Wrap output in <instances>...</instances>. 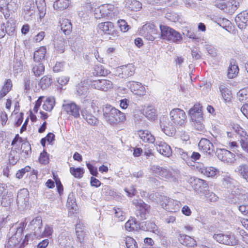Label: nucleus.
Wrapping results in <instances>:
<instances>
[{"instance_id":"obj_24","label":"nucleus","mask_w":248,"mask_h":248,"mask_svg":"<svg viewBox=\"0 0 248 248\" xmlns=\"http://www.w3.org/2000/svg\"><path fill=\"white\" fill-rule=\"evenodd\" d=\"M66 44V41L62 36H58L54 38V47L58 53H62L64 52Z\"/></svg>"},{"instance_id":"obj_44","label":"nucleus","mask_w":248,"mask_h":248,"mask_svg":"<svg viewBox=\"0 0 248 248\" xmlns=\"http://www.w3.org/2000/svg\"><path fill=\"white\" fill-rule=\"evenodd\" d=\"M239 101L242 102H248V88L240 90L237 93Z\"/></svg>"},{"instance_id":"obj_11","label":"nucleus","mask_w":248,"mask_h":248,"mask_svg":"<svg viewBox=\"0 0 248 248\" xmlns=\"http://www.w3.org/2000/svg\"><path fill=\"white\" fill-rule=\"evenodd\" d=\"M98 27L104 33L117 37L119 36V32L114 28L113 23L111 22H105L98 25Z\"/></svg>"},{"instance_id":"obj_22","label":"nucleus","mask_w":248,"mask_h":248,"mask_svg":"<svg viewBox=\"0 0 248 248\" xmlns=\"http://www.w3.org/2000/svg\"><path fill=\"white\" fill-rule=\"evenodd\" d=\"M42 226V220L40 217H37L33 218L29 225V228L34 231L35 236H39L41 232V228Z\"/></svg>"},{"instance_id":"obj_33","label":"nucleus","mask_w":248,"mask_h":248,"mask_svg":"<svg viewBox=\"0 0 248 248\" xmlns=\"http://www.w3.org/2000/svg\"><path fill=\"white\" fill-rule=\"evenodd\" d=\"M234 171L248 182V166L247 164H243L237 166Z\"/></svg>"},{"instance_id":"obj_5","label":"nucleus","mask_w":248,"mask_h":248,"mask_svg":"<svg viewBox=\"0 0 248 248\" xmlns=\"http://www.w3.org/2000/svg\"><path fill=\"white\" fill-rule=\"evenodd\" d=\"M173 123L167 117L162 116L160 118L159 125L161 131L170 137L173 136L176 133L177 126Z\"/></svg>"},{"instance_id":"obj_43","label":"nucleus","mask_w":248,"mask_h":248,"mask_svg":"<svg viewBox=\"0 0 248 248\" xmlns=\"http://www.w3.org/2000/svg\"><path fill=\"white\" fill-rule=\"evenodd\" d=\"M208 184L206 181L196 178L194 179L193 187L195 190H200L202 188H205L207 186Z\"/></svg>"},{"instance_id":"obj_19","label":"nucleus","mask_w":248,"mask_h":248,"mask_svg":"<svg viewBox=\"0 0 248 248\" xmlns=\"http://www.w3.org/2000/svg\"><path fill=\"white\" fill-rule=\"evenodd\" d=\"M235 21L239 29H245L248 24V13L247 11L241 12L235 17Z\"/></svg>"},{"instance_id":"obj_50","label":"nucleus","mask_w":248,"mask_h":248,"mask_svg":"<svg viewBox=\"0 0 248 248\" xmlns=\"http://www.w3.org/2000/svg\"><path fill=\"white\" fill-rule=\"evenodd\" d=\"M67 206L69 209L73 210H76L77 204L76 202V199L74 198V196L73 193H71L69 194L67 202Z\"/></svg>"},{"instance_id":"obj_29","label":"nucleus","mask_w":248,"mask_h":248,"mask_svg":"<svg viewBox=\"0 0 248 248\" xmlns=\"http://www.w3.org/2000/svg\"><path fill=\"white\" fill-rule=\"evenodd\" d=\"M31 72L36 77L43 75L45 71V66L41 62H34L31 65Z\"/></svg>"},{"instance_id":"obj_17","label":"nucleus","mask_w":248,"mask_h":248,"mask_svg":"<svg viewBox=\"0 0 248 248\" xmlns=\"http://www.w3.org/2000/svg\"><path fill=\"white\" fill-rule=\"evenodd\" d=\"M202 107L200 104H196L189 110V114L192 122L203 121Z\"/></svg>"},{"instance_id":"obj_18","label":"nucleus","mask_w":248,"mask_h":248,"mask_svg":"<svg viewBox=\"0 0 248 248\" xmlns=\"http://www.w3.org/2000/svg\"><path fill=\"white\" fill-rule=\"evenodd\" d=\"M198 146L201 151L208 155H211L214 152L213 143L206 139H202L198 144Z\"/></svg>"},{"instance_id":"obj_47","label":"nucleus","mask_w":248,"mask_h":248,"mask_svg":"<svg viewBox=\"0 0 248 248\" xmlns=\"http://www.w3.org/2000/svg\"><path fill=\"white\" fill-rule=\"evenodd\" d=\"M55 105V100L54 98L48 97L46 99L43 105V108L44 110L50 111L53 108Z\"/></svg>"},{"instance_id":"obj_25","label":"nucleus","mask_w":248,"mask_h":248,"mask_svg":"<svg viewBox=\"0 0 248 248\" xmlns=\"http://www.w3.org/2000/svg\"><path fill=\"white\" fill-rule=\"evenodd\" d=\"M178 239L181 244L186 247H192L196 245V240L188 235L180 234Z\"/></svg>"},{"instance_id":"obj_32","label":"nucleus","mask_w":248,"mask_h":248,"mask_svg":"<svg viewBox=\"0 0 248 248\" xmlns=\"http://www.w3.org/2000/svg\"><path fill=\"white\" fill-rule=\"evenodd\" d=\"M114 9L113 5L111 4L102 5L97 8V11L102 12V15L104 17L111 16H112V12Z\"/></svg>"},{"instance_id":"obj_9","label":"nucleus","mask_w":248,"mask_h":248,"mask_svg":"<svg viewBox=\"0 0 248 248\" xmlns=\"http://www.w3.org/2000/svg\"><path fill=\"white\" fill-rule=\"evenodd\" d=\"M217 156L219 159L228 164L234 162L235 155L230 151L225 149H220L217 151Z\"/></svg>"},{"instance_id":"obj_52","label":"nucleus","mask_w":248,"mask_h":248,"mask_svg":"<svg viewBox=\"0 0 248 248\" xmlns=\"http://www.w3.org/2000/svg\"><path fill=\"white\" fill-rule=\"evenodd\" d=\"M94 72L96 75L105 76L108 73V70H106L103 65L101 64L96 65L94 67Z\"/></svg>"},{"instance_id":"obj_26","label":"nucleus","mask_w":248,"mask_h":248,"mask_svg":"<svg viewBox=\"0 0 248 248\" xmlns=\"http://www.w3.org/2000/svg\"><path fill=\"white\" fill-rule=\"evenodd\" d=\"M198 168L201 173L208 177H214L219 173V170L213 167L202 166L199 168L198 167Z\"/></svg>"},{"instance_id":"obj_12","label":"nucleus","mask_w":248,"mask_h":248,"mask_svg":"<svg viewBox=\"0 0 248 248\" xmlns=\"http://www.w3.org/2000/svg\"><path fill=\"white\" fill-rule=\"evenodd\" d=\"M235 132L239 136L240 143L242 148L246 152H248V135L239 125H235L233 127Z\"/></svg>"},{"instance_id":"obj_60","label":"nucleus","mask_w":248,"mask_h":248,"mask_svg":"<svg viewBox=\"0 0 248 248\" xmlns=\"http://www.w3.org/2000/svg\"><path fill=\"white\" fill-rule=\"evenodd\" d=\"M88 91L87 86L84 85L83 83H80L77 86V92L79 95H85Z\"/></svg>"},{"instance_id":"obj_31","label":"nucleus","mask_w":248,"mask_h":248,"mask_svg":"<svg viewBox=\"0 0 248 248\" xmlns=\"http://www.w3.org/2000/svg\"><path fill=\"white\" fill-rule=\"evenodd\" d=\"M61 29L62 31L65 34H69L72 30V25L70 21L66 18H62L60 20Z\"/></svg>"},{"instance_id":"obj_51","label":"nucleus","mask_w":248,"mask_h":248,"mask_svg":"<svg viewBox=\"0 0 248 248\" xmlns=\"http://www.w3.org/2000/svg\"><path fill=\"white\" fill-rule=\"evenodd\" d=\"M144 225H142L143 230L147 231L155 232L157 230V226L155 223L151 221H147L144 222Z\"/></svg>"},{"instance_id":"obj_14","label":"nucleus","mask_w":248,"mask_h":248,"mask_svg":"<svg viewBox=\"0 0 248 248\" xmlns=\"http://www.w3.org/2000/svg\"><path fill=\"white\" fill-rule=\"evenodd\" d=\"M135 73V68L132 64L123 65L117 70L118 76L120 78H127Z\"/></svg>"},{"instance_id":"obj_30","label":"nucleus","mask_w":248,"mask_h":248,"mask_svg":"<svg viewBox=\"0 0 248 248\" xmlns=\"http://www.w3.org/2000/svg\"><path fill=\"white\" fill-rule=\"evenodd\" d=\"M239 72V68L236 64V61L232 59L230 61V63L228 69V77L229 78H235Z\"/></svg>"},{"instance_id":"obj_2","label":"nucleus","mask_w":248,"mask_h":248,"mask_svg":"<svg viewBox=\"0 0 248 248\" xmlns=\"http://www.w3.org/2000/svg\"><path fill=\"white\" fill-rule=\"evenodd\" d=\"M161 37L167 41L180 43L182 41L181 34L173 29L165 25H160Z\"/></svg>"},{"instance_id":"obj_7","label":"nucleus","mask_w":248,"mask_h":248,"mask_svg":"<svg viewBox=\"0 0 248 248\" xmlns=\"http://www.w3.org/2000/svg\"><path fill=\"white\" fill-rule=\"evenodd\" d=\"M170 121L177 126H184L186 122L185 111L180 108H174L170 113Z\"/></svg>"},{"instance_id":"obj_49","label":"nucleus","mask_w":248,"mask_h":248,"mask_svg":"<svg viewBox=\"0 0 248 248\" xmlns=\"http://www.w3.org/2000/svg\"><path fill=\"white\" fill-rule=\"evenodd\" d=\"M206 200L209 202H216L217 201L218 197L214 192L209 190H206L203 192Z\"/></svg>"},{"instance_id":"obj_64","label":"nucleus","mask_w":248,"mask_h":248,"mask_svg":"<svg viewBox=\"0 0 248 248\" xmlns=\"http://www.w3.org/2000/svg\"><path fill=\"white\" fill-rule=\"evenodd\" d=\"M77 241H79L80 243L84 242V237L87 233L85 230H78L76 231Z\"/></svg>"},{"instance_id":"obj_61","label":"nucleus","mask_w":248,"mask_h":248,"mask_svg":"<svg viewBox=\"0 0 248 248\" xmlns=\"http://www.w3.org/2000/svg\"><path fill=\"white\" fill-rule=\"evenodd\" d=\"M31 167L26 166L18 171L16 173V177L19 179L22 178L26 172H28L31 170Z\"/></svg>"},{"instance_id":"obj_37","label":"nucleus","mask_w":248,"mask_h":248,"mask_svg":"<svg viewBox=\"0 0 248 248\" xmlns=\"http://www.w3.org/2000/svg\"><path fill=\"white\" fill-rule=\"evenodd\" d=\"M25 15L31 16L35 13V4L33 0H29L26 2L24 8Z\"/></svg>"},{"instance_id":"obj_20","label":"nucleus","mask_w":248,"mask_h":248,"mask_svg":"<svg viewBox=\"0 0 248 248\" xmlns=\"http://www.w3.org/2000/svg\"><path fill=\"white\" fill-rule=\"evenodd\" d=\"M58 241L61 246L66 248H72L75 245L74 239L70 235L62 233L59 236Z\"/></svg>"},{"instance_id":"obj_53","label":"nucleus","mask_w":248,"mask_h":248,"mask_svg":"<svg viewBox=\"0 0 248 248\" xmlns=\"http://www.w3.org/2000/svg\"><path fill=\"white\" fill-rule=\"evenodd\" d=\"M113 210L115 211V217L118 218L119 221H122L125 218V213L121 208L114 207Z\"/></svg>"},{"instance_id":"obj_38","label":"nucleus","mask_w":248,"mask_h":248,"mask_svg":"<svg viewBox=\"0 0 248 248\" xmlns=\"http://www.w3.org/2000/svg\"><path fill=\"white\" fill-rule=\"evenodd\" d=\"M136 219L135 218L129 219L125 224L124 228L125 230L128 232L136 231L139 228Z\"/></svg>"},{"instance_id":"obj_35","label":"nucleus","mask_w":248,"mask_h":248,"mask_svg":"<svg viewBox=\"0 0 248 248\" xmlns=\"http://www.w3.org/2000/svg\"><path fill=\"white\" fill-rule=\"evenodd\" d=\"M219 89L224 101L226 102H230L232 97L231 91L224 84H221Z\"/></svg>"},{"instance_id":"obj_28","label":"nucleus","mask_w":248,"mask_h":248,"mask_svg":"<svg viewBox=\"0 0 248 248\" xmlns=\"http://www.w3.org/2000/svg\"><path fill=\"white\" fill-rule=\"evenodd\" d=\"M138 134L140 139L145 142L154 143L155 142L154 136L148 130H139Z\"/></svg>"},{"instance_id":"obj_21","label":"nucleus","mask_w":248,"mask_h":248,"mask_svg":"<svg viewBox=\"0 0 248 248\" xmlns=\"http://www.w3.org/2000/svg\"><path fill=\"white\" fill-rule=\"evenodd\" d=\"M29 193L26 188L20 189L17 193L16 202L18 206L24 207L29 201Z\"/></svg>"},{"instance_id":"obj_42","label":"nucleus","mask_w":248,"mask_h":248,"mask_svg":"<svg viewBox=\"0 0 248 248\" xmlns=\"http://www.w3.org/2000/svg\"><path fill=\"white\" fill-rule=\"evenodd\" d=\"M180 204V202L179 201L170 199L165 209L169 212H175L176 210L179 209Z\"/></svg>"},{"instance_id":"obj_41","label":"nucleus","mask_w":248,"mask_h":248,"mask_svg":"<svg viewBox=\"0 0 248 248\" xmlns=\"http://www.w3.org/2000/svg\"><path fill=\"white\" fill-rule=\"evenodd\" d=\"M46 53V48L44 46L40 47L34 53V62H41V61L45 58Z\"/></svg>"},{"instance_id":"obj_46","label":"nucleus","mask_w":248,"mask_h":248,"mask_svg":"<svg viewBox=\"0 0 248 248\" xmlns=\"http://www.w3.org/2000/svg\"><path fill=\"white\" fill-rule=\"evenodd\" d=\"M18 7L17 0H11L7 4L6 8H5V12H8L10 15V13L13 12H15Z\"/></svg>"},{"instance_id":"obj_1","label":"nucleus","mask_w":248,"mask_h":248,"mask_svg":"<svg viewBox=\"0 0 248 248\" xmlns=\"http://www.w3.org/2000/svg\"><path fill=\"white\" fill-rule=\"evenodd\" d=\"M103 113L105 120L111 125L123 122L126 120L124 113L109 105H106L103 107Z\"/></svg>"},{"instance_id":"obj_59","label":"nucleus","mask_w":248,"mask_h":248,"mask_svg":"<svg viewBox=\"0 0 248 248\" xmlns=\"http://www.w3.org/2000/svg\"><path fill=\"white\" fill-rule=\"evenodd\" d=\"M128 8L132 11H137L141 8V3L138 0H134L129 3Z\"/></svg>"},{"instance_id":"obj_27","label":"nucleus","mask_w":248,"mask_h":248,"mask_svg":"<svg viewBox=\"0 0 248 248\" xmlns=\"http://www.w3.org/2000/svg\"><path fill=\"white\" fill-rule=\"evenodd\" d=\"M16 150L19 152L21 157L24 158H27L28 157L31 152L30 143L27 141H25L24 140L21 142L20 149L16 148Z\"/></svg>"},{"instance_id":"obj_63","label":"nucleus","mask_w":248,"mask_h":248,"mask_svg":"<svg viewBox=\"0 0 248 248\" xmlns=\"http://www.w3.org/2000/svg\"><path fill=\"white\" fill-rule=\"evenodd\" d=\"M39 160L40 163L43 164H46L48 163L49 158L48 154L45 151H44L40 154Z\"/></svg>"},{"instance_id":"obj_62","label":"nucleus","mask_w":248,"mask_h":248,"mask_svg":"<svg viewBox=\"0 0 248 248\" xmlns=\"http://www.w3.org/2000/svg\"><path fill=\"white\" fill-rule=\"evenodd\" d=\"M6 32L9 35H12L15 31V26L13 23L7 22L6 26L5 27Z\"/></svg>"},{"instance_id":"obj_16","label":"nucleus","mask_w":248,"mask_h":248,"mask_svg":"<svg viewBox=\"0 0 248 248\" xmlns=\"http://www.w3.org/2000/svg\"><path fill=\"white\" fill-rule=\"evenodd\" d=\"M155 145L157 152L161 155L167 157H170L171 155L172 150L170 147L166 142L157 140Z\"/></svg>"},{"instance_id":"obj_23","label":"nucleus","mask_w":248,"mask_h":248,"mask_svg":"<svg viewBox=\"0 0 248 248\" xmlns=\"http://www.w3.org/2000/svg\"><path fill=\"white\" fill-rule=\"evenodd\" d=\"M81 115L83 118L87 122V123L91 125H97L99 124V120L94 117L92 113L84 108L81 111Z\"/></svg>"},{"instance_id":"obj_48","label":"nucleus","mask_w":248,"mask_h":248,"mask_svg":"<svg viewBox=\"0 0 248 248\" xmlns=\"http://www.w3.org/2000/svg\"><path fill=\"white\" fill-rule=\"evenodd\" d=\"M70 171L75 178H81L84 173V170L82 168H75L74 167H70Z\"/></svg>"},{"instance_id":"obj_10","label":"nucleus","mask_w":248,"mask_h":248,"mask_svg":"<svg viewBox=\"0 0 248 248\" xmlns=\"http://www.w3.org/2000/svg\"><path fill=\"white\" fill-rule=\"evenodd\" d=\"M126 86L133 93L137 95L143 96L146 93L144 86L140 82L134 81H129L126 83Z\"/></svg>"},{"instance_id":"obj_4","label":"nucleus","mask_w":248,"mask_h":248,"mask_svg":"<svg viewBox=\"0 0 248 248\" xmlns=\"http://www.w3.org/2000/svg\"><path fill=\"white\" fill-rule=\"evenodd\" d=\"M213 237L217 242L223 245L234 246L238 243V240L232 233H215Z\"/></svg>"},{"instance_id":"obj_6","label":"nucleus","mask_w":248,"mask_h":248,"mask_svg":"<svg viewBox=\"0 0 248 248\" xmlns=\"http://www.w3.org/2000/svg\"><path fill=\"white\" fill-rule=\"evenodd\" d=\"M132 203L137 208L136 211L137 217H140L141 219H145L147 215L149 213L150 206L140 199H134Z\"/></svg>"},{"instance_id":"obj_55","label":"nucleus","mask_w":248,"mask_h":248,"mask_svg":"<svg viewBox=\"0 0 248 248\" xmlns=\"http://www.w3.org/2000/svg\"><path fill=\"white\" fill-rule=\"evenodd\" d=\"M236 197L239 202H245L248 200V193L244 191L241 192L239 189H237Z\"/></svg>"},{"instance_id":"obj_58","label":"nucleus","mask_w":248,"mask_h":248,"mask_svg":"<svg viewBox=\"0 0 248 248\" xmlns=\"http://www.w3.org/2000/svg\"><path fill=\"white\" fill-rule=\"evenodd\" d=\"M175 152L184 160L188 161L189 160L190 152H185L182 149L179 148L175 149Z\"/></svg>"},{"instance_id":"obj_56","label":"nucleus","mask_w":248,"mask_h":248,"mask_svg":"<svg viewBox=\"0 0 248 248\" xmlns=\"http://www.w3.org/2000/svg\"><path fill=\"white\" fill-rule=\"evenodd\" d=\"M125 242L127 248H138V244L133 238L126 236L125 238Z\"/></svg>"},{"instance_id":"obj_45","label":"nucleus","mask_w":248,"mask_h":248,"mask_svg":"<svg viewBox=\"0 0 248 248\" xmlns=\"http://www.w3.org/2000/svg\"><path fill=\"white\" fill-rule=\"evenodd\" d=\"M52 82L51 77L49 76H44L40 80L39 86L43 89H46L48 87Z\"/></svg>"},{"instance_id":"obj_15","label":"nucleus","mask_w":248,"mask_h":248,"mask_svg":"<svg viewBox=\"0 0 248 248\" xmlns=\"http://www.w3.org/2000/svg\"><path fill=\"white\" fill-rule=\"evenodd\" d=\"M111 81L107 79L94 80L92 83V87L94 89L103 91H108L112 88Z\"/></svg>"},{"instance_id":"obj_40","label":"nucleus","mask_w":248,"mask_h":248,"mask_svg":"<svg viewBox=\"0 0 248 248\" xmlns=\"http://www.w3.org/2000/svg\"><path fill=\"white\" fill-rule=\"evenodd\" d=\"M69 4V0H57L54 2L53 7L55 10L62 11L67 8Z\"/></svg>"},{"instance_id":"obj_57","label":"nucleus","mask_w":248,"mask_h":248,"mask_svg":"<svg viewBox=\"0 0 248 248\" xmlns=\"http://www.w3.org/2000/svg\"><path fill=\"white\" fill-rule=\"evenodd\" d=\"M53 228L51 226L46 225L45 227V229L44 232L41 233L40 232V235L39 236H36V237H49L50 235H51L52 232H53Z\"/></svg>"},{"instance_id":"obj_8","label":"nucleus","mask_w":248,"mask_h":248,"mask_svg":"<svg viewBox=\"0 0 248 248\" xmlns=\"http://www.w3.org/2000/svg\"><path fill=\"white\" fill-rule=\"evenodd\" d=\"M140 34L147 40L154 41L157 34V30L153 24H146L140 30Z\"/></svg>"},{"instance_id":"obj_34","label":"nucleus","mask_w":248,"mask_h":248,"mask_svg":"<svg viewBox=\"0 0 248 248\" xmlns=\"http://www.w3.org/2000/svg\"><path fill=\"white\" fill-rule=\"evenodd\" d=\"M143 113L150 120H155L157 118L156 111L154 107L149 106L143 109Z\"/></svg>"},{"instance_id":"obj_39","label":"nucleus","mask_w":248,"mask_h":248,"mask_svg":"<svg viewBox=\"0 0 248 248\" xmlns=\"http://www.w3.org/2000/svg\"><path fill=\"white\" fill-rule=\"evenodd\" d=\"M19 158V152L16 150V148L12 147L9 155V161L10 164L15 165Z\"/></svg>"},{"instance_id":"obj_3","label":"nucleus","mask_w":248,"mask_h":248,"mask_svg":"<svg viewBox=\"0 0 248 248\" xmlns=\"http://www.w3.org/2000/svg\"><path fill=\"white\" fill-rule=\"evenodd\" d=\"M151 170L155 175L165 179L175 181L178 176L177 171L172 169H167L157 165L152 166Z\"/></svg>"},{"instance_id":"obj_13","label":"nucleus","mask_w":248,"mask_h":248,"mask_svg":"<svg viewBox=\"0 0 248 248\" xmlns=\"http://www.w3.org/2000/svg\"><path fill=\"white\" fill-rule=\"evenodd\" d=\"M62 109L67 114L72 115L75 118L79 117V108L75 103L64 101L62 105Z\"/></svg>"},{"instance_id":"obj_54","label":"nucleus","mask_w":248,"mask_h":248,"mask_svg":"<svg viewBox=\"0 0 248 248\" xmlns=\"http://www.w3.org/2000/svg\"><path fill=\"white\" fill-rule=\"evenodd\" d=\"M7 3V0H0V11L3 14L6 19L10 16L8 12H5V8H6Z\"/></svg>"},{"instance_id":"obj_36","label":"nucleus","mask_w":248,"mask_h":248,"mask_svg":"<svg viewBox=\"0 0 248 248\" xmlns=\"http://www.w3.org/2000/svg\"><path fill=\"white\" fill-rule=\"evenodd\" d=\"M6 187L7 186L4 184H1L0 185V194L2 196L1 204L4 207L7 206L12 201L11 199H7L5 197V194L7 192Z\"/></svg>"}]
</instances>
